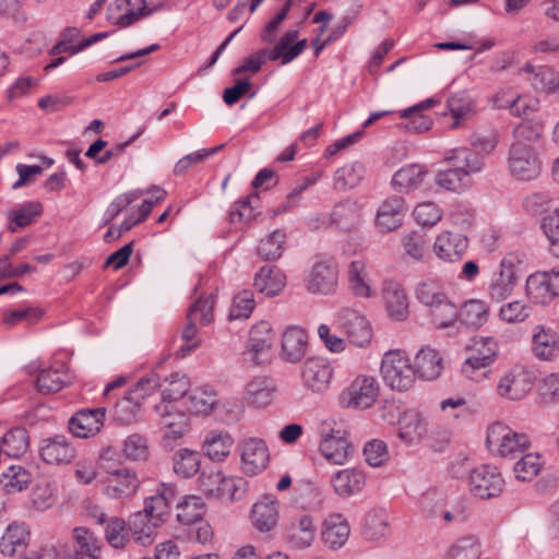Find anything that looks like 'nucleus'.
<instances>
[{
    "label": "nucleus",
    "instance_id": "obj_50",
    "mask_svg": "<svg viewBox=\"0 0 559 559\" xmlns=\"http://www.w3.org/2000/svg\"><path fill=\"white\" fill-rule=\"evenodd\" d=\"M174 472L183 477L194 476L201 466L200 454L189 449H180L173 459Z\"/></svg>",
    "mask_w": 559,
    "mask_h": 559
},
{
    "label": "nucleus",
    "instance_id": "obj_6",
    "mask_svg": "<svg viewBox=\"0 0 559 559\" xmlns=\"http://www.w3.org/2000/svg\"><path fill=\"white\" fill-rule=\"evenodd\" d=\"M380 386L376 378L358 376L338 395V403L343 408L366 409L378 400Z\"/></svg>",
    "mask_w": 559,
    "mask_h": 559
},
{
    "label": "nucleus",
    "instance_id": "obj_61",
    "mask_svg": "<svg viewBox=\"0 0 559 559\" xmlns=\"http://www.w3.org/2000/svg\"><path fill=\"white\" fill-rule=\"evenodd\" d=\"M491 353L485 355V357L469 356L462 365V373L476 382H479L487 378V368L490 366Z\"/></svg>",
    "mask_w": 559,
    "mask_h": 559
},
{
    "label": "nucleus",
    "instance_id": "obj_26",
    "mask_svg": "<svg viewBox=\"0 0 559 559\" xmlns=\"http://www.w3.org/2000/svg\"><path fill=\"white\" fill-rule=\"evenodd\" d=\"M105 408L82 409L69 420V429L78 438L96 435L104 425Z\"/></svg>",
    "mask_w": 559,
    "mask_h": 559
},
{
    "label": "nucleus",
    "instance_id": "obj_1",
    "mask_svg": "<svg viewBox=\"0 0 559 559\" xmlns=\"http://www.w3.org/2000/svg\"><path fill=\"white\" fill-rule=\"evenodd\" d=\"M416 299L429 309L432 324L438 329L454 325L457 307L449 297L444 284L437 278L420 281L415 288Z\"/></svg>",
    "mask_w": 559,
    "mask_h": 559
},
{
    "label": "nucleus",
    "instance_id": "obj_22",
    "mask_svg": "<svg viewBox=\"0 0 559 559\" xmlns=\"http://www.w3.org/2000/svg\"><path fill=\"white\" fill-rule=\"evenodd\" d=\"M159 424L165 429V437L176 440L183 436L188 428V417L173 403H159L154 408Z\"/></svg>",
    "mask_w": 559,
    "mask_h": 559
},
{
    "label": "nucleus",
    "instance_id": "obj_51",
    "mask_svg": "<svg viewBox=\"0 0 559 559\" xmlns=\"http://www.w3.org/2000/svg\"><path fill=\"white\" fill-rule=\"evenodd\" d=\"M388 516L383 511H371L367 514L362 535L366 539L378 542L389 535Z\"/></svg>",
    "mask_w": 559,
    "mask_h": 559
},
{
    "label": "nucleus",
    "instance_id": "obj_36",
    "mask_svg": "<svg viewBox=\"0 0 559 559\" xmlns=\"http://www.w3.org/2000/svg\"><path fill=\"white\" fill-rule=\"evenodd\" d=\"M175 500V489L171 486L164 485L156 495L145 499L144 510L141 512L153 519V521H157L162 524L165 521V516L168 515L170 506Z\"/></svg>",
    "mask_w": 559,
    "mask_h": 559
},
{
    "label": "nucleus",
    "instance_id": "obj_23",
    "mask_svg": "<svg viewBox=\"0 0 559 559\" xmlns=\"http://www.w3.org/2000/svg\"><path fill=\"white\" fill-rule=\"evenodd\" d=\"M140 480L136 474L126 467L115 471L107 477V484L103 489L104 495L110 499L129 498L136 492Z\"/></svg>",
    "mask_w": 559,
    "mask_h": 559
},
{
    "label": "nucleus",
    "instance_id": "obj_44",
    "mask_svg": "<svg viewBox=\"0 0 559 559\" xmlns=\"http://www.w3.org/2000/svg\"><path fill=\"white\" fill-rule=\"evenodd\" d=\"M72 538L78 547L72 554H82L83 558L100 559L102 543L94 532L84 526H78L73 528Z\"/></svg>",
    "mask_w": 559,
    "mask_h": 559
},
{
    "label": "nucleus",
    "instance_id": "obj_13",
    "mask_svg": "<svg viewBox=\"0 0 559 559\" xmlns=\"http://www.w3.org/2000/svg\"><path fill=\"white\" fill-rule=\"evenodd\" d=\"M338 323L348 337V341L357 347H366L372 338V329L365 316L357 310L345 308L338 314Z\"/></svg>",
    "mask_w": 559,
    "mask_h": 559
},
{
    "label": "nucleus",
    "instance_id": "obj_43",
    "mask_svg": "<svg viewBox=\"0 0 559 559\" xmlns=\"http://www.w3.org/2000/svg\"><path fill=\"white\" fill-rule=\"evenodd\" d=\"M523 71L532 74L530 82L538 92L551 93L559 87V73L550 67H534L531 63H526Z\"/></svg>",
    "mask_w": 559,
    "mask_h": 559
},
{
    "label": "nucleus",
    "instance_id": "obj_21",
    "mask_svg": "<svg viewBox=\"0 0 559 559\" xmlns=\"http://www.w3.org/2000/svg\"><path fill=\"white\" fill-rule=\"evenodd\" d=\"M468 248V239L460 233L442 231L433 243V252L445 262L460 261Z\"/></svg>",
    "mask_w": 559,
    "mask_h": 559
},
{
    "label": "nucleus",
    "instance_id": "obj_2",
    "mask_svg": "<svg viewBox=\"0 0 559 559\" xmlns=\"http://www.w3.org/2000/svg\"><path fill=\"white\" fill-rule=\"evenodd\" d=\"M444 160L453 167L439 171L436 181L440 187L454 192L468 188L472 183L469 176L480 171L484 166L483 157L466 147L447 152Z\"/></svg>",
    "mask_w": 559,
    "mask_h": 559
},
{
    "label": "nucleus",
    "instance_id": "obj_49",
    "mask_svg": "<svg viewBox=\"0 0 559 559\" xmlns=\"http://www.w3.org/2000/svg\"><path fill=\"white\" fill-rule=\"evenodd\" d=\"M162 402L175 404L178 400L185 397L189 390V380L185 374L171 373L160 384Z\"/></svg>",
    "mask_w": 559,
    "mask_h": 559
},
{
    "label": "nucleus",
    "instance_id": "obj_54",
    "mask_svg": "<svg viewBox=\"0 0 559 559\" xmlns=\"http://www.w3.org/2000/svg\"><path fill=\"white\" fill-rule=\"evenodd\" d=\"M28 448V433L24 428L10 429L2 437V450L10 457H19Z\"/></svg>",
    "mask_w": 559,
    "mask_h": 559
},
{
    "label": "nucleus",
    "instance_id": "obj_34",
    "mask_svg": "<svg viewBox=\"0 0 559 559\" xmlns=\"http://www.w3.org/2000/svg\"><path fill=\"white\" fill-rule=\"evenodd\" d=\"M275 390L276 388L272 379L257 377L246 385L245 400L254 407H266L272 403Z\"/></svg>",
    "mask_w": 559,
    "mask_h": 559
},
{
    "label": "nucleus",
    "instance_id": "obj_60",
    "mask_svg": "<svg viewBox=\"0 0 559 559\" xmlns=\"http://www.w3.org/2000/svg\"><path fill=\"white\" fill-rule=\"evenodd\" d=\"M255 307L253 293L249 289L241 290L234 297L233 305L229 310V320L248 319Z\"/></svg>",
    "mask_w": 559,
    "mask_h": 559
},
{
    "label": "nucleus",
    "instance_id": "obj_47",
    "mask_svg": "<svg viewBox=\"0 0 559 559\" xmlns=\"http://www.w3.org/2000/svg\"><path fill=\"white\" fill-rule=\"evenodd\" d=\"M448 108L454 119L451 129L459 128L464 121L469 120L476 114L473 99L465 93L451 96L447 102Z\"/></svg>",
    "mask_w": 559,
    "mask_h": 559
},
{
    "label": "nucleus",
    "instance_id": "obj_42",
    "mask_svg": "<svg viewBox=\"0 0 559 559\" xmlns=\"http://www.w3.org/2000/svg\"><path fill=\"white\" fill-rule=\"evenodd\" d=\"M489 314V308L484 300L471 299L457 308V319L467 328L479 329L483 326Z\"/></svg>",
    "mask_w": 559,
    "mask_h": 559
},
{
    "label": "nucleus",
    "instance_id": "obj_25",
    "mask_svg": "<svg viewBox=\"0 0 559 559\" xmlns=\"http://www.w3.org/2000/svg\"><path fill=\"white\" fill-rule=\"evenodd\" d=\"M299 32L297 29L286 32L274 45L273 48H265L270 56V61L280 60L282 64H287L297 58L307 47V39L298 40Z\"/></svg>",
    "mask_w": 559,
    "mask_h": 559
},
{
    "label": "nucleus",
    "instance_id": "obj_33",
    "mask_svg": "<svg viewBox=\"0 0 559 559\" xmlns=\"http://www.w3.org/2000/svg\"><path fill=\"white\" fill-rule=\"evenodd\" d=\"M252 521L260 532L272 531L278 522V502L276 499L265 496L252 507Z\"/></svg>",
    "mask_w": 559,
    "mask_h": 559
},
{
    "label": "nucleus",
    "instance_id": "obj_38",
    "mask_svg": "<svg viewBox=\"0 0 559 559\" xmlns=\"http://www.w3.org/2000/svg\"><path fill=\"white\" fill-rule=\"evenodd\" d=\"M413 366L417 377L425 380H435L441 373L442 358L436 349L429 346L423 347L416 354Z\"/></svg>",
    "mask_w": 559,
    "mask_h": 559
},
{
    "label": "nucleus",
    "instance_id": "obj_3",
    "mask_svg": "<svg viewBox=\"0 0 559 559\" xmlns=\"http://www.w3.org/2000/svg\"><path fill=\"white\" fill-rule=\"evenodd\" d=\"M488 451L500 457H515L526 451L531 441L527 435L516 432L508 425L496 421L488 426L486 436Z\"/></svg>",
    "mask_w": 559,
    "mask_h": 559
},
{
    "label": "nucleus",
    "instance_id": "obj_31",
    "mask_svg": "<svg viewBox=\"0 0 559 559\" xmlns=\"http://www.w3.org/2000/svg\"><path fill=\"white\" fill-rule=\"evenodd\" d=\"M435 103V99L428 98L417 105L401 110L400 118L405 120L401 127L415 133L428 131L433 122L431 117L423 114V111L431 108Z\"/></svg>",
    "mask_w": 559,
    "mask_h": 559
},
{
    "label": "nucleus",
    "instance_id": "obj_53",
    "mask_svg": "<svg viewBox=\"0 0 559 559\" xmlns=\"http://www.w3.org/2000/svg\"><path fill=\"white\" fill-rule=\"evenodd\" d=\"M31 474L20 465H11L1 476V484L8 493L26 489L31 483Z\"/></svg>",
    "mask_w": 559,
    "mask_h": 559
},
{
    "label": "nucleus",
    "instance_id": "obj_9",
    "mask_svg": "<svg viewBox=\"0 0 559 559\" xmlns=\"http://www.w3.org/2000/svg\"><path fill=\"white\" fill-rule=\"evenodd\" d=\"M350 449L348 431L342 425H326L322 428L319 450L326 461L342 465L347 461Z\"/></svg>",
    "mask_w": 559,
    "mask_h": 559
},
{
    "label": "nucleus",
    "instance_id": "obj_48",
    "mask_svg": "<svg viewBox=\"0 0 559 559\" xmlns=\"http://www.w3.org/2000/svg\"><path fill=\"white\" fill-rule=\"evenodd\" d=\"M98 523H106L105 538L111 547L117 549L126 547L130 539V532L123 519L112 516L106 521L105 514H102L98 519Z\"/></svg>",
    "mask_w": 559,
    "mask_h": 559
},
{
    "label": "nucleus",
    "instance_id": "obj_19",
    "mask_svg": "<svg viewBox=\"0 0 559 559\" xmlns=\"http://www.w3.org/2000/svg\"><path fill=\"white\" fill-rule=\"evenodd\" d=\"M215 296L210 294L206 297H200L188 309V323L182 331V340L186 342L194 341L197 336L195 323L199 321L202 325H207L213 321V309Z\"/></svg>",
    "mask_w": 559,
    "mask_h": 559
},
{
    "label": "nucleus",
    "instance_id": "obj_32",
    "mask_svg": "<svg viewBox=\"0 0 559 559\" xmlns=\"http://www.w3.org/2000/svg\"><path fill=\"white\" fill-rule=\"evenodd\" d=\"M253 285L258 292L273 297L284 289L286 276L277 266L264 265L257 272Z\"/></svg>",
    "mask_w": 559,
    "mask_h": 559
},
{
    "label": "nucleus",
    "instance_id": "obj_29",
    "mask_svg": "<svg viewBox=\"0 0 559 559\" xmlns=\"http://www.w3.org/2000/svg\"><path fill=\"white\" fill-rule=\"evenodd\" d=\"M330 483L336 495L346 498L364 489L366 476L360 469L349 467L333 474Z\"/></svg>",
    "mask_w": 559,
    "mask_h": 559
},
{
    "label": "nucleus",
    "instance_id": "obj_30",
    "mask_svg": "<svg viewBox=\"0 0 559 559\" xmlns=\"http://www.w3.org/2000/svg\"><path fill=\"white\" fill-rule=\"evenodd\" d=\"M31 531L25 523H11L0 539V551L3 556L13 557L27 548Z\"/></svg>",
    "mask_w": 559,
    "mask_h": 559
},
{
    "label": "nucleus",
    "instance_id": "obj_46",
    "mask_svg": "<svg viewBox=\"0 0 559 559\" xmlns=\"http://www.w3.org/2000/svg\"><path fill=\"white\" fill-rule=\"evenodd\" d=\"M177 519L183 525L200 521L205 512V504L201 497L190 495L177 501Z\"/></svg>",
    "mask_w": 559,
    "mask_h": 559
},
{
    "label": "nucleus",
    "instance_id": "obj_5",
    "mask_svg": "<svg viewBox=\"0 0 559 559\" xmlns=\"http://www.w3.org/2000/svg\"><path fill=\"white\" fill-rule=\"evenodd\" d=\"M543 160L537 151L526 143H512L507 167L516 180L531 181L538 178L543 171Z\"/></svg>",
    "mask_w": 559,
    "mask_h": 559
},
{
    "label": "nucleus",
    "instance_id": "obj_17",
    "mask_svg": "<svg viewBox=\"0 0 559 559\" xmlns=\"http://www.w3.org/2000/svg\"><path fill=\"white\" fill-rule=\"evenodd\" d=\"M405 201L400 195L386 198L379 206L376 216V226L380 233L396 230L406 214Z\"/></svg>",
    "mask_w": 559,
    "mask_h": 559
},
{
    "label": "nucleus",
    "instance_id": "obj_10",
    "mask_svg": "<svg viewBox=\"0 0 559 559\" xmlns=\"http://www.w3.org/2000/svg\"><path fill=\"white\" fill-rule=\"evenodd\" d=\"M527 298L535 305L546 306L559 297V269L537 271L527 276Z\"/></svg>",
    "mask_w": 559,
    "mask_h": 559
},
{
    "label": "nucleus",
    "instance_id": "obj_52",
    "mask_svg": "<svg viewBox=\"0 0 559 559\" xmlns=\"http://www.w3.org/2000/svg\"><path fill=\"white\" fill-rule=\"evenodd\" d=\"M425 171L421 166L413 164L399 169L393 178L392 186L399 191H408L417 188L424 180Z\"/></svg>",
    "mask_w": 559,
    "mask_h": 559
},
{
    "label": "nucleus",
    "instance_id": "obj_62",
    "mask_svg": "<svg viewBox=\"0 0 559 559\" xmlns=\"http://www.w3.org/2000/svg\"><path fill=\"white\" fill-rule=\"evenodd\" d=\"M532 308L521 300L504 304L499 309V318L507 323L524 322L531 314Z\"/></svg>",
    "mask_w": 559,
    "mask_h": 559
},
{
    "label": "nucleus",
    "instance_id": "obj_7",
    "mask_svg": "<svg viewBox=\"0 0 559 559\" xmlns=\"http://www.w3.org/2000/svg\"><path fill=\"white\" fill-rule=\"evenodd\" d=\"M159 386V377L155 372H151L142 377L132 389L128 391L123 400L116 404V417L122 423H131L135 419V415L141 403L150 396Z\"/></svg>",
    "mask_w": 559,
    "mask_h": 559
},
{
    "label": "nucleus",
    "instance_id": "obj_16",
    "mask_svg": "<svg viewBox=\"0 0 559 559\" xmlns=\"http://www.w3.org/2000/svg\"><path fill=\"white\" fill-rule=\"evenodd\" d=\"M39 454L49 465H67L76 456V450L66 436L58 435L41 441Z\"/></svg>",
    "mask_w": 559,
    "mask_h": 559
},
{
    "label": "nucleus",
    "instance_id": "obj_63",
    "mask_svg": "<svg viewBox=\"0 0 559 559\" xmlns=\"http://www.w3.org/2000/svg\"><path fill=\"white\" fill-rule=\"evenodd\" d=\"M480 555L479 545L473 537H464L452 545L445 559H478Z\"/></svg>",
    "mask_w": 559,
    "mask_h": 559
},
{
    "label": "nucleus",
    "instance_id": "obj_41",
    "mask_svg": "<svg viewBox=\"0 0 559 559\" xmlns=\"http://www.w3.org/2000/svg\"><path fill=\"white\" fill-rule=\"evenodd\" d=\"M348 285L352 293L361 298L372 296L370 280L367 272V263L364 260H354L348 265Z\"/></svg>",
    "mask_w": 559,
    "mask_h": 559
},
{
    "label": "nucleus",
    "instance_id": "obj_8",
    "mask_svg": "<svg viewBox=\"0 0 559 559\" xmlns=\"http://www.w3.org/2000/svg\"><path fill=\"white\" fill-rule=\"evenodd\" d=\"M534 373L523 365H514L508 369L497 383V394L507 401H521L533 389Z\"/></svg>",
    "mask_w": 559,
    "mask_h": 559
},
{
    "label": "nucleus",
    "instance_id": "obj_59",
    "mask_svg": "<svg viewBox=\"0 0 559 559\" xmlns=\"http://www.w3.org/2000/svg\"><path fill=\"white\" fill-rule=\"evenodd\" d=\"M293 0H284L282 9L261 29L260 40L264 44L276 43L283 21L288 16Z\"/></svg>",
    "mask_w": 559,
    "mask_h": 559
},
{
    "label": "nucleus",
    "instance_id": "obj_35",
    "mask_svg": "<svg viewBox=\"0 0 559 559\" xmlns=\"http://www.w3.org/2000/svg\"><path fill=\"white\" fill-rule=\"evenodd\" d=\"M307 334L300 328H288L282 335L281 356L287 362H297L306 354Z\"/></svg>",
    "mask_w": 559,
    "mask_h": 559
},
{
    "label": "nucleus",
    "instance_id": "obj_12",
    "mask_svg": "<svg viewBox=\"0 0 559 559\" xmlns=\"http://www.w3.org/2000/svg\"><path fill=\"white\" fill-rule=\"evenodd\" d=\"M305 287L310 294H334L338 287L337 264L331 260L316 262L305 280Z\"/></svg>",
    "mask_w": 559,
    "mask_h": 559
},
{
    "label": "nucleus",
    "instance_id": "obj_4",
    "mask_svg": "<svg viewBox=\"0 0 559 559\" xmlns=\"http://www.w3.org/2000/svg\"><path fill=\"white\" fill-rule=\"evenodd\" d=\"M381 373L386 385L400 392L411 389L416 381V371L407 355L400 350H389L381 361Z\"/></svg>",
    "mask_w": 559,
    "mask_h": 559
},
{
    "label": "nucleus",
    "instance_id": "obj_20",
    "mask_svg": "<svg viewBox=\"0 0 559 559\" xmlns=\"http://www.w3.org/2000/svg\"><path fill=\"white\" fill-rule=\"evenodd\" d=\"M430 432L427 418L418 412H405L400 419L399 438L405 444H418L428 438Z\"/></svg>",
    "mask_w": 559,
    "mask_h": 559
},
{
    "label": "nucleus",
    "instance_id": "obj_28",
    "mask_svg": "<svg viewBox=\"0 0 559 559\" xmlns=\"http://www.w3.org/2000/svg\"><path fill=\"white\" fill-rule=\"evenodd\" d=\"M383 300L391 319L403 321L408 316V298L405 289L396 282H385L383 286Z\"/></svg>",
    "mask_w": 559,
    "mask_h": 559
},
{
    "label": "nucleus",
    "instance_id": "obj_39",
    "mask_svg": "<svg viewBox=\"0 0 559 559\" xmlns=\"http://www.w3.org/2000/svg\"><path fill=\"white\" fill-rule=\"evenodd\" d=\"M70 381V376L64 367H50L41 369L36 379V389L41 394H52L63 389Z\"/></svg>",
    "mask_w": 559,
    "mask_h": 559
},
{
    "label": "nucleus",
    "instance_id": "obj_24",
    "mask_svg": "<svg viewBox=\"0 0 559 559\" xmlns=\"http://www.w3.org/2000/svg\"><path fill=\"white\" fill-rule=\"evenodd\" d=\"M532 353L539 359L551 361L559 356V336L545 325H536L532 332Z\"/></svg>",
    "mask_w": 559,
    "mask_h": 559
},
{
    "label": "nucleus",
    "instance_id": "obj_56",
    "mask_svg": "<svg viewBox=\"0 0 559 559\" xmlns=\"http://www.w3.org/2000/svg\"><path fill=\"white\" fill-rule=\"evenodd\" d=\"M516 285V280L499 271L490 281L487 288V295L490 300L501 302L513 294Z\"/></svg>",
    "mask_w": 559,
    "mask_h": 559
},
{
    "label": "nucleus",
    "instance_id": "obj_57",
    "mask_svg": "<svg viewBox=\"0 0 559 559\" xmlns=\"http://www.w3.org/2000/svg\"><path fill=\"white\" fill-rule=\"evenodd\" d=\"M189 402L188 409L193 414H207L217 404V396L214 391L200 388L193 390L187 397Z\"/></svg>",
    "mask_w": 559,
    "mask_h": 559
},
{
    "label": "nucleus",
    "instance_id": "obj_18",
    "mask_svg": "<svg viewBox=\"0 0 559 559\" xmlns=\"http://www.w3.org/2000/svg\"><path fill=\"white\" fill-rule=\"evenodd\" d=\"M333 369L322 357L308 358L302 365V382L313 392H323L330 384Z\"/></svg>",
    "mask_w": 559,
    "mask_h": 559
},
{
    "label": "nucleus",
    "instance_id": "obj_37",
    "mask_svg": "<svg viewBox=\"0 0 559 559\" xmlns=\"http://www.w3.org/2000/svg\"><path fill=\"white\" fill-rule=\"evenodd\" d=\"M160 525L142 512H135L129 518V532L134 542L141 546H150L155 540L156 528Z\"/></svg>",
    "mask_w": 559,
    "mask_h": 559
},
{
    "label": "nucleus",
    "instance_id": "obj_14",
    "mask_svg": "<svg viewBox=\"0 0 559 559\" xmlns=\"http://www.w3.org/2000/svg\"><path fill=\"white\" fill-rule=\"evenodd\" d=\"M239 448L242 469L247 475L254 476L266 468L270 453L263 439L247 438Z\"/></svg>",
    "mask_w": 559,
    "mask_h": 559
},
{
    "label": "nucleus",
    "instance_id": "obj_11",
    "mask_svg": "<svg viewBox=\"0 0 559 559\" xmlns=\"http://www.w3.org/2000/svg\"><path fill=\"white\" fill-rule=\"evenodd\" d=\"M504 487V479L496 466L480 465L471 471L468 476L469 491L480 499L499 496Z\"/></svg>",
    "mask_w": 559,
    "mask_h": 559
},
{
    "label": "nucleus",
    "instance_id": "obj_40",
    "mask_svg": "<svg viewBox=\"0 0 559 559\" xmlns=\"http://www.w3.org/2000/svg\"><path fill=\"white\" fill-rule=\"evenodd\" d=\"M233 444L234 439L227 431L212 430L204 439L203 449L211 460L221 462L229 455Z\"/></svg>",
    "mask_w": 559,
    "mask_h": 559
},
{
    "label": "nucleus",
    "instance_id": "obj_27",
    "mask_svg": "<svg viewBox=\"0 0 559 559\" xmlns=\"http://www.w3.org/2000/svg\"><path fill=\"white\" fill-rule=\"evenodd\" d=\"M350 533L347 520L341 513L329 514L322 524L321 536L325 546L330 549L343 547Z\"/></svg>",
    "mask_w": 559,
    "mask_h": 559
},
{
    "label": "nucleus",
    "instance_id": "obj_58",
    "mask_svg": "<svg viewBox=\"0 0 559 559\" xmlns=\"http://www.w3.org/2000/svg\"><path fill=\"white\" fill-rule=\"evenodd\" d=\"M285 241V233L282 230H274L265 239L261 240L258 253L264 260H276L281 258L284 252Z\"/></svg>",
    "mask_w": 559,
    "mask_h": 559
},
{
    "label": "nucleus",
    "instance_id": "obj_45",
    "mask_svg": "<svg viewBox=\"0 0 559 559\" xmlns=\"http://www.w3.org/2000/svg\"><path fill=\"white\" fill-rule=\"evenodd\" d=\"M43 213V204L37 201H28L19 209L9 212V230L16 233L20 228L32 225Z\"/></svg>",
    "mask_w": 559,
    "mask_h": 559
},
{
    "label": "nucleus",
    "instance_id": "obj_64",
    "mask_svg": "<svg viewBox=\"0 0 559 559\" xmlns=\"http://www.w3.org/2000/svg\"><path fill=\"white\" fill-rule=\"evenodd\" d=\"M540 227L550 243L551 253L559 258V213L555 211L543 217Z\"/></svg>",
    "mask_w": 559,
    "mask_h": 559
},
{
    "label": "nucleus",
    "instance_id": "obj_15",
    "mask_svg": "<svg viewBox=\"0 0 559 559\" xmlns=\"http://www.w3.org/2000/svg\"><path fill=\"white\" fill-rule=\"evenodd\" d=\"M314 520L309 514L293 518L285 527V540L293 549H306L316 537Z\"/></svg>",
    "mask_w": 559,
    "mask_h": 559
},
{
    "label": "nucleus",
    "instance_id": "obj_55",
    "mask_svg": "<svg viewBox=\"0 0 559 559\" xmlns=\"http://www.w3.org/2000/svg\"><path fill=\"white\" fill-rule=\"evenodd\" d=\"M274 341V334L269 322L262 321L251 328L249 348L255 355L267 352Z\"/></svg>",
    "mask_w": 559,
    "mask_h": 559
}]
</instances>
